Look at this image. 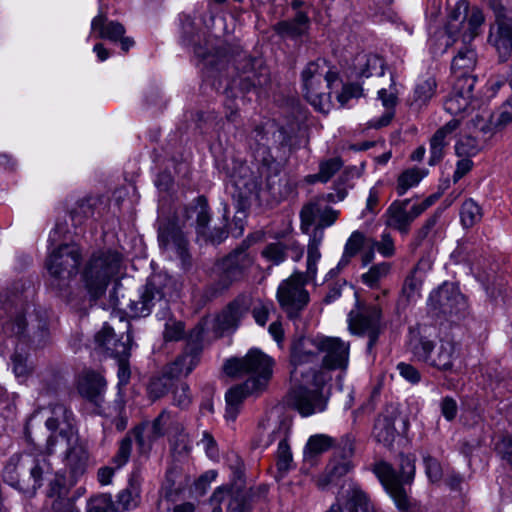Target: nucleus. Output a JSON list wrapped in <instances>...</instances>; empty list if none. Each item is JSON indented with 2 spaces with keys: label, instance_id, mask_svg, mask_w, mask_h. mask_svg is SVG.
Masks as SVG:
<instances>
[{
  "label": "nucleus",
  "instance_id": "obj_17",
  "mask_svg": "<svg viewBox=\"0 0 512 512\" xmlns=\"http://www.w3.org/2000/svg\"><path fill=\"white\" fill-rule=\"evenodd\" d=\"M313 281L303 272L296 271L283 280L277 289V300L290 318L297 317L309 303L310 297L305 285Z\"/></svg>",
  "mask_w": 512,
  "mask_h": 512
},
{
  "label": "nucleus",
  "instance_id": "obj_29",
  "mask_svg": "<svg viewBox=\"0 0 512 512\" xmlns=\"http://www.w3.org/2000/svg\"><path fill=\"white\" fill-rule=\"evenodd\" d=\"M510 123H512V110H508L505 107L497 116L490 119L477 115L471 120L474 130L481 133L485 140L503 130Z\"/></svg>",
  "mask_w": 512,
  "mask_h": 512
},
{
  "label": "nucleus",
  "instance_id": "obj_10",
  "mask_svg": "<svg viewBox=\"0 0 512 512\" xmlns=\"http://www.w3.org/2000/svg\"><path fill=\"white\" fill-rule=\"evenodd\" d=\"M58 447L66 449L62 460L63 468L56 473L53 486V490L60 497L65 495L85 475L89 463V453L78 438L73 439L72 443L60 444Z\"/></svg>",
  "mask_w": 512,
  "mask_h": 512
},
{
  "label": "nucleus",
  "instance_id": "obj_40",
  "mask_svg": "<svg viewBox=\"0 0 512 512\" xmlns=\"http://www.w3.org/2000/svg\"><path fill=\"white\" fill-rule=\"evenodd\" d=\"M356 61V66L360 77L369 78L371 76L384 75V61L378 55H360L357 57Z\"/></svg>",
  "mask_w": 512,
  "mask_h": 512
},
{
  "label": "nucleus",
  "instance_id": "obj_48",
  "mask_svg": "<svg viewBox=\"0 0 512 512\" xmlns=\"http://www.w3.org/2000/svg\"><path fill=\"white\" fill-rule=\"evenodd\" d=\"M480 150L481 145L471 136L461 137L455 144L456 156L462 158V160L475 157Z\"/></svg>",
  "mask_w": 512,
  "mask_h": 512
},
{
  "label": "nucleus",
  "instance_id": "obj_26",
  "mask_svg": "<svg viewBox=\"0 0 512 512\" xmlns=\"http://www.w3.org/2000/svg\"><path fill=\"white\" fill-rule=\"evenodd\" d=\"M339 216V211L331 207H322L317 202H310L304 205L300 211V229L303 233H308L312 225L320 228L324 232V228L333 225Z\"/></svg>",
  "mask_w": 512,
  "mask_h": 512
},
{
  "label": "nucleus",
  "instance_id": "obj_42",
  "mask_svg": "<svg viewBox=\"0 0 512 512\" xmlns=\"http://www.w3.org/2000/svg\"><path fill=\"white\" fill-rule=\"evenodd\" d=\"M368 243L369 239H367L362 232L358 230L353 231L345 243L344 252L339 265H347L350 262V259Z\"/></svg>",
  "mask_w": 512,
  "mask_h": 512
},
{
  "label": "nucleus",
  "instance_id": "obj_43",
  "mask_svg": "<svg viewBox=\"0 0 512 512\" xmlns=\"http://www.w3.org/2000/svg\"><path fill=\"white\" fill-rule=\"evenodd\" d=\"M436 80L433 77H427L420 80L414 91V102L419 106L426 104L435 94Z\"/></svg>",
  "mask_w": 512,
  "mask_h": 512
},
{
  "label": "nucleus",
  "instance_id": "obj_25",
  "mask_svg": "<svg viewBox=\"0 0 512 512\" xmlns=\"http://www.w3.org/2000/svg\"><path fill=\"white\" fill-rule=\"evenodd\" d=\"M475 83V77L455 80L451 92L444 101L445 111L454 117H462L463 114L470 110Z\"/></svg>",
  "mask_w": 512,
  "mask_h": 512
},
{
  "label": "nucleus",
  "instance_id": "obj_61",
  "mask_svg": "<svg viewBox=\"0 0 512 512\" xmlns=\"http://www.w3.org/2000/svg\"><path fill=\"white\" fill-rule=\"evenodd\" d=\"M418 269L416 268L406 279L403 286V292L408 298L413 297L421 287V279L417 276Z\"/></svg>",
  "mask_w": 512,
  "mask_h": 512
},
{
  "label": "nucleus",
  "instance_id": "obj_22",
  "mask_svg": "<svg viewBox=\"0 0 512 512\" xmlns=\"http://www.w3.org/2000/svg\"><path fill=\"white\" fill-rule=\"evenodd\" d=\"M183 426L177 419L176 415L164 410L153 421L147 435H144L141 429L135 430L136 441L140 452L146 454L151 449L152 440L167 435L169 438L184 437L182 435Z\"/></svg>",
  "mask_w": 512,
  "mask_h": 512
},
{
  "label": "nucleus",
  "instance_id": "obj_20",
  "mask_svg": "<svg viewBox=\"0 0 512 512\" xmlns=\"http://www.w3.org/2000/svg\"><path fill=\"white\" fill-rule=\"evenodd\" d=\"M95 341L99 347L118 360V378L120 384H126L130 378V370L128 367V357L131 349V335L127 332L126 340H117L113 329L104 325L96 334Z\"/></svg>",
  "mask_w": 512,
  "mask_h": 512
},
{
  "label": "nucleus",
  "instance_id": "obj_15",
  "mask_svg": "<svg viewBox=\"0 0 512 512\" xmlns=\"http://www.w3.org/2000/svg\"><path fill=\"white\" fill-rule=\"evenodd\" d=\"M273 359L258 349H251L243 358L228 360L224 365L227 375L236 376L243 373L250 374L257 388L262 390L273 373Z\"/></svg>",
  "mask_w": 512,
  "mask_h": 512
},
{
  "label": "nucleus",
  "instance_id": "obj_41",
  "mask_svg": "<svg viewBox=\"0 0 512 512\" xmlns=\"http://www.w3.org/2000/svg\"><path fill=\"white\" fill-rule=\"evenodd\" d=\"M426 174L427 172L425 170L416 167L402 172L397 179L396 191L398 195L402 196L409 189L417 186Z\"/></svg>",
  "mask_w": 512,
  "mask_h": 512
},
{
  "label": "nucleus",
  "instance_id": "obj_44",
  "mask_svg": "<svg viewBox=\"0 0 512 512\" xmlns=\"http://www.w3.org/2000/svg\"><path fill=\"white\" fill-rule=\"evenodd\" d=\"M390 271V265L386 262L378 263L369 268L361 275L362 282L370 288L378 287L380 281L384 279Z\"/></svg>",
  "mask_w": 512,
  "mask_h": 512
},
{
  "label": "nucleus",
  "instance_id": "obj_45",
  "mask_svg": "<svg viewBox=\"0 0 512 512\" xmlns=\"http://www.w3.org/2000/svg\"><path fill=\"white\" fill-rule=\"evenodd\" d=\"M442 210L437 209L419 228L414 236V245L420 246L425 240L431 239L432 235L436 232L437 223L441 217Z\"/></svg>",
  "mask_w": 512,
  "mask_h": 512
},
{
  "label": "nucleus",
  "instance_id": "obj_27",
  "mask_svg": "<svg viewBox=\"0 0 512 512\" xmlns=\"http://www.w3.org/2000/svg\"><path fill=\"white\" fill-rule=\"evenodd\" d=\"M251 307L252 299L250 296H238L216 317L217 329L222 332L236 329Z\"/></svg>",
  "mask_w": 512,
  "mask_h": 512
},
{
  "label": "nucleus",
  "instance_id": "obj_14",
  "mask_svg": "<svg viewBox=\"0 0 512 512\" xmlns=\"http://www.w3.org/2000/svg\"><path fill=\"white\" fill-rule=\"evenodd\" d=\"M439 197L440 193H436L422 201L412 199L393 201L382 216L385 226L401 234H408L414 220L431 207Z\"/></svg>",
  "mask_w": 512,
  "mask_h": 512
},
{
  "label": "nucleus",
  "instance_id": "obj_53",
  "mask_svg": "<svg viewBox=\"0 0 512 512\" xmlns=\"http://www.w3.org/2000/svg\"><path fill=\"white\" fill-rule=\"evenodd\" d=\"M378 96L383 106L387 109V112L379 119L376 124L377 127H383L388 125L393 118V112L391 109L395 107L397 98L393 93L387 92L385 89L379 90Z\"/></svg>",
  "mask_w": 512,
  "mask_h": 512
},
{
  "label": "nucleus",
  "instance_id": "obj_2",
  "mask_svg": "<svg viewBox=\"0 0 512 512\" xmlns=\"http://www.w3.org/2000/svg\"><path fill=\"white\" fill-rule=\"evenodd\" d=\"M194 215L196 216L198 233L206 235L210 213L206 199L203 196L197 198L195 205L184 208L159 227L158 240L160 247L168 253H174L182 261H185L188 256V241L184 229L188 220Z\"/></svg>",
  "mask_w": 512,
  "mask_h": 512
},
{
  "label": "nucleus",
  "instance_id": "obj_7",
  "mask_svg": "<svg viewBox=\"0 0 512 512\" xmlns=\"http://www.w3.org/2000/svg\"><path fill=\"white\" fill-rule=\"evenodd\" d=\"M304 380L291 379L293 388L290 392L291 405L303 417L323 412L327 407L328 396L324 393L325 385L331 380L330 373H320Z\"/></svg>",
  "mask_w": 512,
  "mask_h": 512
},
{
  "label": "nucleus",
  "instance_id": "obj_23",
  "mask_svg": "<svg viewBox=\"0 0 512 512\" xmlns=\"http://www.w3.org/2000/svg\"><path fill=\"white\" fill-rule=\"evenodd\" d=\"M320 369L344 371L348 368L350 343L339 337L319 336Z\"/></svg>",
  "mask_w": 512,
  "mask_h": 512
},
{
  "label": "nucleus",
  "instance_id": "obj_63",
  "mask_svg": "<svg viewBox=\"0 0 512 512\" xmlns=\"http://www.w3.org/2000/svg\"><path fill=\"white\" fill-rule=\"evenodd\" d=\"M184 326L181 322L170 321L165 325L164 338L167 341L178 340L182 337Z\"/></svg>",
  "mask_w": 512,
  "mask_h": 512
},
{
  "label": "nucleus",
  "instance_id": "obj_57",
  "mask_svg": "<svg viewBox=\"0 0 512 512\" xmlns=\"http://www.w3.org/2000/svg\"><path fill=\"white\" fill-rule=\"evenodd\" d=\"M369 242H371L373 247L384 257H391L395 253L394 241L388 232L382 233L380 241L369 238Z\"/></svg>",
  "mask_w": 512,
  "mask_h": 512
},
{
  "label": "nucleus",
  "instance_id": "obj_50",
  "mask_svg": "<svg viewBox=\"0 0 512 512\" xmlns=\"http://www.w3.org/2000/svg\"><path fill=\"white\" fill-rule=\"evenodd\" d=\"M362 167H346L344 168L337 178L335 189L337 191L338 200H343L347 195V188L350 187V181L359 177Z\"/></svg>",
  "mask_w": 512,
  "mask_h": 512
},
{
  "label": "nucleus",
  "instance_id": "obj_32",
  "mask_svg": "<svg viewBox=\"0 0 512 512\" xmlns=\"http://www.w3.org/2000/svg\"><path fill=\"white\" fill-rule=\"evenodd\" d=\"M343 497L344 512H373L369 496L356 482H349Z\"/></svg>",
  "mask_w": 512,
  "mask_h": 512
},
{
  "label": "nucleus",
  "instance_id": "obj_46",
  "mask_svg": "<svg viewBox=\"0 0 512 512\" xmlns=\"http://www.w3.org/2000/svg\"><path fill=\"white\" fill-rule=\"evenodd\" d=\"M332 446V439L326 435L319 434L311 436L304 449L305 458H312L319 455Z\"/></svg>",
  "mask_w": 512,
  "mask_h": 512
},
{
  "label": "nucleus",
  "instance_id": "obj_13",
  "mask_svg": "<svg viewBox=\"0 0 512 512\" xmlns=\"http://www.w3.org/2000/svg\"><path fill=\"white\" fill-rule=\"evenodd\" d=\"M81 259V251L75 244H61L51 250L46 259L51 285L58 290L68 286L78 272Z\"/></svg>",
  "mask_w": 512,
  "mask_h": 512
},
{
  "label": "nucleus",
  "instance_id": "obj_9",
  "mask_svg": "<svg viewBox=\"0 0 512 512\" xmlns=\"http://www.w3.org/2000/svg\"><path fill=\"white\" fill-rule=\"evenodd\" d=\"M121 262V255L116 251L108 250L91 256L81 273V279L93 298L105 292L110 280L118 274Z\"/></svg>",
  "mask_w": 512,
  "mask_h": 512
},
{
  "label": "nucleus",
  "instance_id": "obj_8",
  "mask_svg": "<svg viewBox=\"0 0 512 512\" xmlns=\"http://www.w3.org/2000/svg\"><path fill=\"white\" fill-rule=\"evenodd\" d=\"M38 419L44 420L46 428L50 431L46 444L49 454L54 453L58 445L72 443L73 439L77 438L73 428L72 412L63 404L56 403L35 411L30 417L28 425Z\"/></svg>",
  "mask_w": 512,
  "mask_h": 512
},
{
  "label": "nucleus",
  "instance_id": "obj_11",
  "mask_svg": "<svg viewBox=\"0 0 512 512\" xmlns=\"http://www.w3.org/2000/svg\"><path fill=\"white\" fill-rule=\"evenodd\" d=\"M253 264V258L243 243L217 265V279L205 291L209 298L217 297L227 291L231 285L241 280Z\"/></svg>",
  "mask_w": 512,
  "mask_h": 512
},
{
  "label": "nucleus",
  "instance_id": "obj_56",
  "mask_svg": "<svg viewBox=\"0 0 512 512\" xmlns=\"http://www.w3.org/2000/svg\"><path fill=\"white\" fill-rule=\"evenodd\" d=\"M131 451L132 440L129 436H126L121 440L118 451L112 459L117 469L123 467L128 462Z\"/></svg>",
  "mask_w": 512,
  "mask_h": 512
},
{
  "label": "nucleus",
  "instance_id": "obj_16",
  "mask_svg": "<svg viewBox=\"0 0 512 512\" xmlns=\"http://www.w3.org/2000/svg\"><path fill=\"white\" fill-rule=\"evenodd\" d=\"M319 362V336L314 338L301 337L292 343L290 349V363L292 365L291 379H299L307 382L308 377H314L320 373H328L320 369V367L316 369L311 366Z\"/></svg>",
  "mask_w": 512,
  "mask_h": 512
},
{
  "label": "nucleus",
  "instance_id": "obj_51",
  "mask_svg": "<svg viewBox=\"0 0 512 512\" xmlns=\"http://www.w3.org/2000/svg\"><path fill=\"white\" fill-rule=\"evenodd\" d=\"M481 217V208L472 199H468L462 204L460 218L464 227H472L480 221Z\"/></svg>",
  "mask_w": 512,
  "mask_h": 512
},
{
  "label": "nucleus",
  "instance_id": "obj_4",
  "mask_svg": "<svg viewBox=\"0 0 512 512\" xmlns=\"http://www.w3.org/2000/svg\"><path fill=\"white\" fill-rule=\"evenodd\" d=\"M304 95L319 112L328 113L331 108L330 93L340 84L337 72L330 69L324 59L307 64L302 72Z\"/></svg>",
  "mask_w": 512,
  "mask_h": 512
},
{
  "label": "nucleus",
  "instance_id": "obj_38",
  "mask_svg": "<svg viewBox=\"0 0 512 512\" xmlns=\"http://www.w3.org/2000/svg\"><path fill=\"white\" fill-rule=\"evenodd\" d=\"M197 353H184L165 369V376L170 379L187 376L198 364Z\"/></svg>",
  "mask_w": 512,
  "mask_h": 512
},
{
  "label": "nucleus",
  "instance_id": "obj_24",
  "mask_svg": "<svg viewBox=\"0 0 512 512\" xmlns=\"http://www.w3.org/2000/svg\"><path fill=\"white\" fill-rule=\"evenodd\" d=\"M231 164V168H226L228 177L243 205H246L252 199L258 198L259 182L246 166V162H231Z\"/></svg>",
  "mask_w": 512,
  "mask_h": 512
},
{
  "label": "nucleus",
  "instance_id": "obj_59",
  "mask_svg": "<svg viewBox=\"0 0 512 512\" xmlns=\"http://www.w3.org/2000/svg\"><path fill=\"white\" fill-rule=\"evenodd\" d=\"M423 461L425 465L426 475L429 478V480L431 482L439 481L442 477V469L439 462L429 455L424 456Z\"/></svg>",
  "mask_w": 512,
  "mask_h": 512
},
{
  "label": "nucleus",
  "instance_id": "obj_34",
  "mask_svg": "<svg viewBox=\"0 0 512 512\" xmlns=\"http://www.w3.org/2000/svg\"><path fill=\"white\" fill-rule=\"evenodd\" d=\"M398 415L395 411L386 412L378 416L373 428V436L377 442L390 446L394 442L397 429L395 421Z\"/></svg>",
  "mask_w": 512,
  "mask_h": 512
},
{
  "label": "nucleus",
  "instance_id": "obj_33",
  "mask_svg": "<svg viewBox=\"0 0 512 512\" xmlns=\"http://www.w3.org/2000/svg\"><path fill=\"white\" fill-rule=\"evenodd\" d=\"M353 469L352 461L346 456L334 455L326 467L325 473L317 480V486L325 489L328 485L337 483Z\"/></svg>",
  "mask_w": 512,
  "mask_h": 512
},
{
  "label": "nucleus",
  "instance_id": "obj_62",
  "mask_svg": "<svg viewBox=\"0 0 512 512\" xmlns=\"http://www.w3.org/2000/svg\"><path fill=\"white\" fill-rule=\"evenodd\" d=\"M173 400L174 403L181 407L185 408L190 403V395H189V387L185 383H180L173 392Z\"/></svg>",
  "mask_w": 512,
  "mask_h": 512
},
{
  "label": "nucleus",
  "instance_id": "obj_39",
  "mask_svg": "<svg viewBox=\"0 0 512 512\" xmlns=\"http://www.w3.org/2000/svg\"><path fill=\"white\" fill-rule=\"evenodd\" d=\"M140 486L141 483L138 476L132 475L129 479L128 486L117 496V504L122 510H131L139 505Z\"/></svg>",
  "mask_w": 512,
  "mask_h": 512
},
{
  "label": "nucleus",
  "instance_id": "obj_37",
  "mask_svg": "<svg viewBox=\"0 0 512 512\" xmlns=\"http://www.w3.org/2000/svg\"><path fill=\"white\" fill-rule=\"evenodd\" d=\"M324 239V232L320 228H314L307 246V268L304 275L308 279H315L317 275V263L321 259L320 246Z\"/></svg>",
  "mask_w": 512,
  "mask_h": 512
},
{
  "label": "nucleus",
  "instance_id": "obj_5",
  "mask_svg": "<svg viewBox=\"0 0 512 512\" xmlns=\"http://www.w3.org/2000/svg\"><path fill=\"white\" fill-rule=\"evenodd\" d=\"M408 348L416 359L442 371L452 370L459 356L457 344L453 340L441 339L435 345L422 336L418 328H410Z\"/></svg>",
  "mask_w": 512,
  "mask_h": 512
},
{
  "label": "nucleus",
  "instance_id": "obj_21",
  "mask_svg": "<svg viewBox=\"0 0 512 512\" xmlns=\"http://www.w3.org/2000/svg\"><path fill=\"white\" fill-rule=\"evenodd\" d=\"M171 290V279L157 274L150 277L140 293L139 300L132 302L131 312L135 317H146L156 303L162 301Z\"/></svg>",
  "mask_w": 512,
  "mask_h": 512
},
{
  "label": "nucleus",
  "instance_id": "obj_31",
  "mask_svg": "<svg viewBox=\"0 0 512 512\" xmlns=\"http://www.w3.org/2000/svg\"><path fill=\"white\" fill-rule=\"evenodd\" d=\"M459 124L460 120L454 118L433 134L430 139V160H441L445 156L452 134Z\"/></svg>",
  "mask_w": 512,
  "mask_h": 512
},
{
  "label": "nucleus",
  "instance_id": "obj_47",
  "mask_svg": "<svg viewBox=\"0 0 512 512\" xmlns=\"http://www.w3.org/2000/svg\"><path fill=\"white\" fill-rule=\"evenodd\" d=\"M276 465L281 476L285 475L289 470L293 468L292 452L286 438L282 439L278 444L276 452Z\"/></svg>",
  "mask_w": 512,
  "mask_h": 512
},
{
  "label": "nucleus",
  "instance_id": "obj_28",
  "mask_svg": "<svg viewBox=\"0 0 512 512\" xmlns=\"http://www.w3.org/2000/svg\"><path fill=\"white\" fill-rule=\"evenodd\" d=\"M77 390L83 398L101 408L104 401L106 381L101 374L87 370L78 377Z\"/></svg>",
  "mask_w": 512,
  "mask_h": 512
},
{
  "label": "nucleus",
  "instance_id": "obj_64",
  "mask_svg": "<svg viewBox=\"0 0 512 512\" xmlns=\"http://www.w3.org/2000/svg\"><path fill=\"white\" fill-rule=\"evenodd\" d=\"M498 454L512 465V437H504L496 446Z\"/></svg>",
  "mask_w": 512,
  "mask_h": 512
},
{
  "label": "nucleus",
  "instance_id": "obj_1",
  "mask_svg": "<svg viewBox=\"0 0 512 512\" xmlns=\"http://www.w3.org/2000/svg\"><path fill=\"white\" fill-rule=\"evenodd\" d=\"M484 23V15L478 7H469L465 0H459L450 10L445 27V47L461 39L464 47L453 58L451 70L455 80L473 77L470 73L476 65V52L470 46L473 39L479 35Z\"/></svg>",
  "mask_w": 512,
  "mask_h": 512
},
{
  "label": "nucleus",
  "instance_id": "obj_58",
  "mask_svg": "<svg viewBox=\"0 0 512 512\" xmlns=\"http://www.w3.org/2000/svg\"><path fill=\"white\" fill-rule=\"evenodd\" d=\"M362 89L357 84H345L342 86L341 92L337 93L336 98L339 107L343 108L347 105L350 99L358 98L361 96Z\"/></svg>",
  "mask_w": 512,
  "mask_h": 512
},
{
  "label": "nucleus",
  "instance_id": "obj_55",
  "mask_svg": "<svg viewBox=\"0 0 512 512\" xmlns=\"http://www.w3.org/2000/svg\"><path fill=\"white\" fill-rule=\"evenodd\" d=\"M262 256L275 265H279L286 259V245L277 242L271 243L262 251Z\"/></svg>",
  "mask_w": 512,
  "mask_h": 512
},
{
  "label": "nucleus",
  "instance_id": "obj_52",
  "mask_svg": "<svg viewBox=\"0 0 512 512\" xmlns=\"http://www.w3.org/2000/svg\"><path fill=\"white\" fill-rule=\"evenodd\" d=\"M340 167L341 162H322L319 172L307 175L305 177V181L308 184H314L316 182L326 183L336 172L340 170Z\"/></svg>",
  "mask_w": 512,
  "mask_h": 512
},
{
  "label": "nucleus",
  "instance_id": "obj_30",
  "mask_svg": "<svg viewBox=\"0 0 512 512\" xmlns=\"http://www.w3.org/2000/svg\"><path fill=\"white\" fill-rule=\"evenodd\" d=\"M253 381H245L242 384L231 387L225 395L227 420L234 421L240 411L243 400L251 393L259 391Z\"/></svg>",
  "mask_w": 512,
  "mask_h": 512
},
{
  "label": "nucleus",
  "instance_id": "obj_35",
  "mask_svg": "<svg viewBox=\"0 0 512 512\" xmlns=\"http://www.w3.org/2000/svg\"><path fill=\"white\" fill-rule=\"evenodd\" d=\"M91 32L97 33L99 38L116 42L125 34V28L121 23L111 21L105 14L99 13L91 21Z\"/></svg>",
  "mask_w": 512,
  "mask_h": 512
},
{
  "label": "nucleus",
  "instance_id": "obj_60",
  "mask_svg": "<svg viewBox=\"0 0 512 512\" xmlns=\"http://www.w3.org/2000/svg\"><path fill=\"white\" fill-rule=\"evenodd\" d=\"M397 370L399 374L411 384H417L421 379L420 372L410 364L400 362L397 365Z\"/></svg>",
  "mask_w": 512,
  "mask_h": 512
},
{
  "label": "nucleus",
  "instance_id": "obj_18",
  "mask_svg": "<svg viewBox=\"0 0 512 512\" xmlns=\"http://www.w3.org/2000/svg\"><path fill=\"white\" fill-rule=\"evenodd\" d=\"M382 320V309L378 304L362 305L356 302V309L348 314V327L353 334H367L369 342L367 349L371 351L375 345L380 330Z\"/></svg>",
  "mask_w": 512,
  "mask_h": 512
},
{
  "label": "nucleus",
  "instance_id": "obj_19",
  "mask_svg": "<svg viewBox=\"0 0 512 512\" xmlns=\"http://www.w3.org/2000/svg\"><path fill=\"white\" fill-rule=\"evenodd\" d=\"M428 305L435 312L455 319L464 317L468 309L467 300L458 286L447 282L430 294Z\"/></svg>",
  "mask_w": 512,
  "mask_h": 512
},
{
  "label": "nucleus",
  "instance_id": "obj_49",
  "mask_svg": "<svg viewBox=\"0 0 512 512\" xmlns=\"http://www.w3.org/2000/svg\"><path fill=\"white\" fill-rule=\"evenodd\" d=\"M97 199L87 197L77 202L71 211V217L75 224H81L84 219H88L94 215Z\"/></svg>",
  "mask_w": 512,
  "mask_h": 512
},
{
  "label": "nucleus",
  "instance_id": "obj_12",
  "mask_svg": "<svg viewBox=\"0 0 512 512\" xmlns=\"http://www.w3.org/2000/svg\"><path fill=\"white\" fill-rule=\"evenodd\" d=\"M374 472L387 493L392 497L397 508L407 510L410 507V500L403 487V483H410L413 480L415 475L414 462L409 457L402 456L399 472H396L386 462L376 464Z\"/></svg>",
  "mask_w": 512,
  "mask_h": 512
},
{
  "label": "nucleus",
  "instance_id": "obj_54",
  "mask_svg": "<svg viewBox=\"0 0 512 512\" xmlns=\"http://www.w3.org/2000/svg\"><path fill=\"white\" fill-rule=\"evenodd\" d=\"M86 512H115L112 497L109 494H101L91 498Z\"/></svg>",
  "mask_w": 512,
  "mask_h": 512
},
{
  "label": "nucleus",
  "instance_id": "obj_6",
  "mask_svg": "<svg viewBox=\"0 0 512 512\" xmlns=\"http://www.w3.org/2000/svg\"><path fill=\"white\" fill-rule=\"evenodd\" d=\"M49 470L50 465L43 455H14L4 467L3 479L18 490H35L42 485L43 475Z\"/></svg>",
  "mask_w": 512,
  "mask_h": 512
},
{
  "label": "nucleus",
  "instance_id": "obj_3",
  "mask_svg": "<svg viewBox=\"0 0 512 512\" xmlns=\"http://www.w3.org/2000/svg\"><path fill=\"white\" fill-rule=\"evenodd\" d=\"M2 333L5 349L14 350L11 360L16 377H26L31 371V367L27 363L26 348L30 344L36 347L44 345L49 336L47 328L42 326L32 336H28L24 315L21 312H16L3 322Z\"/></svg>",
  "mask_w": 512,
  "mask_h": 512
},
{
  "label": "nucleus",
  "instance_id": "obj_36",
  "mask_svg": "<svg viewBox=\"0 0 512 512\" xmlns=\"http://www.w3.org/2000/svg\"><path fill=\"white\" fill-rule=\"evenodd\" d=\"M310 19L304 12H298L291 20L279 22L275 26L276 32L286 38L297 39L308 33Z\"/></svg>",
  "mask_w": 512,
  "mask_h": 512
}]
</instances>
